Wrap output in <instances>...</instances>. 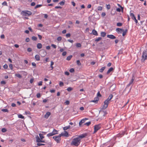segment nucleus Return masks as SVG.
<instances>
[{
  "instance_id": "obj_1",
  "label": "nucleus",
  "mask_w": 147,
  "mask_h": 147,
  "mask_svg": "<svg viewBox=\"0 0 147 147\" xmlns=\"http://www.w3.org/2000/svg\"><path fill=\"white\" fill-rule=\"evenodd\" d=\"M81 142L80 139L78 137L74 138L71 143V145L76 146H78L80 144Z\"/></svg>"
},
{
  "instance_id": "obj_2",
  "label": "nucleus",
  "mask_w": 147,
  "mask_h": 147,
  "mask_svg": "<svg viewBox=\"0 0 147 147\" xmlns=\"http://www.w3.org/2000/svg\"><path fill=\"white\" fill-rule=\"evenodd\" d=\"M147 58V51H144L142 55V57L141 61L142 62H144L146 59Z\"/></svg>"
},
{
  "instance_id": "obj_3",
  "label": "nucleus",
  "mask_w": 147,
  "mask_h": 147,
  "mask_svg": "<svg viewBox=\"0 0 147 147\" xmlns=\"http://www.w3.org/2000/svg\"><path fill=\"white\" fill-rule=\"evenodd\" d=\"M61 135L60 134L58 136H54L53 137V138L54 140L57 142V143H60L61 140Z\"/></svg>"
},
{
  "instance_id": "obj_4",
  "label": "nucleus",
  "mask_w": 147,
  "mask_h": 147,
  "mask_svg": "<svg viewBox=\"0 0 147 147\" xmlns=\"http://www.w3.org/2000/svg\"><path fill=\"white\" fill-rule=\"evenodd\" d=\"M109 102H108V101L105 100L104 102V104L103 105L102 108H101V111L106 109L108 105Z\"/></svg>"
},
{
  "instance_id": "obj_5",
  "label": "nucleus",
  "mask_w": 147,
  "mask_h": 147,
  "mask_svg": "<svg viewBox=\"0 0 147 147\" xmlns=\"http://www.w3.org/2000/svg\"><path fill=\"white\" fill-rule=\"evenodd\" d=\"M101 127V124H99L97 125H95L94 126V131L93 133H96L97 131L100 129Z\"/></svg>"
},
{
  "instance_id": "obj_6",
  "label": "nucleus",
  "mask_w": 147,
  "mask_h": 147,
  "mask_svg": "<svg viewBox=\"0 0 147 147\" xmlns=\"http://www.w3.org/2000/svg\"><path fill=\"white\" fill-rule=\"evenodd\" d=\"M22 13L24 16H29L32 14V13L30 11H22Z\"/></svg>"
},
{
  "instance_id": "obj_7",
  "label": "nucleus",
  "mask_w": 147,
  "mask_h": 147,
  "mask_svg": "<svg viewBox=\"0 0 147 147\" xmlns=\"http://www.w3.org/2000/svg\"><path fill=\"white\" fill-rule=\"evenodd\" d=\"M88 135V133H85L83 134H82L81 135H78L77 136V137L81 140L83 138H84L86 137V136H87Z\"/></svg>"
},
{
  "instance_id": "obj_8",
  "label": "nucleus",
  "mask_w": 147,
  "mask_h": 147,
  "mask_svg": "<svg viewBox=\"0 0 147 147\" xmlns=\"http://www.w3.org/2000/svg\"><path fill=\"white\" fill-rule=\"evenodd\" d=\"M61 136H65L66 137H68V132L66 131L62 132L61 134H60Z\"/></svg>"
},
{
  "instance_id": "obj_9",
  "label": "nucleus",
  "mask_w": 147,
  "mask_h": 147,
  "mask_svg": "<svg viewBox=\"0 0 147 147\" xmlns=\"http://www.w3.org/2000/svg\"><path fill=\"white\" fill-rule=\"evenodd\" d=\"M130 16L131 17V18L133 19V20H134L135 22L136 23H138V21L136 19L135 16H134V14L133 13H130Z\"/></svg>"
},
{
  "instance_id": "obj_10",
  "label": "nucleus",
  "mask_w": 147,
  "mask_h": 147,
  "mask_svg": "<svg viewBox=\"0 0 147 147\" xmlns=\"http://www.w3.org/2000/svg\"><path fill=\"white\" fill-rule=\"evenodd\" d=\"M116 87V85L115 84H113L110 87V90L111 92H113L115 90V88Z\"/></svg>"
},
{
  "instance_id": "obj_11",
  "label": "nucleus",
  "mask_w": 147,
  "mask_h": 147,
  "mask_svg": "<svg viewBox=\"0 0 147 147\" xmlns=\"http://www.w3.org/2000/svg\"><path fill=\"white\" fill-rule=\"evenodd\" d=\"M116 31L118 34L121 33L123 31V29L118 28L116 29Z\"/></svg>"
},
{
  "instance_id": "obj_12",
  "label": "nucleus",
  "mask_w": 147,
  "mask_h": 147,
  "mask_svg": "<svg viewBox=\"0 0 147 147\" xmlns=\"http://www.w3.org/2000/svg\"><path fill=\"white\" fill-rule=\"evenodd\" d=\"M88 119L86 118H85L84 119H82L79 123V126H80L83 123H84L85 121Z\"/></svg>"
},
{
  "instance_id": "obj_13",
  "label": "nucleus",
  "mask_w": 147,
  "mask_h": 147,
  "mask_svg": "<svg viewBox=\"0 0 147 147\" xmlns=\"http://www.w3.org/2000/svg\"><path fill=\"white\" fill-rule=\"evenodd\" d=\"M107 37L111 39H114L116 38L115 36L112 34L107 35Z\"/></svg>"
},
{
  "instance_id": "obj_14",
  "label": "nucleus",
  "mask_w": 147,
  "mask_h": 147,
  "mask_svg": "<svg viewBox=\"0 0 147 147\" xmlns=\"http://www.w3.org/2000/svg\"><path fill=\"white\" fill-rule=\"evenodd\" d=\"M51 113L49 112H48L45 115L44 117L45 118L47 119L49 117Z\"/></svg>"
},
{
  "instance_id": "obj_15",
  "label": "nucleus",
  "mask_w": 147,
  "mask_h": 147,
  "mask_svg": "<svg viewBox=\"0 0 147 147\" xmlns=\"http://www.w3.org/2000/svg\"><path fill=\"white\" fill-rule=\"evenodd\" d=\"M134 79L133 78H132L131 80L130 81V82H129V84L127 85L126 86V88H127L128 87L133 83V82L134 81Z\"/></svg>"
},
{
  "instance_id": "obj_16",
  "label": "nucleus",
  "mask_w": 147,
  "mask_h": 147,
  "mask_svg": "<svg viewBox=\"0 0 147 147\" xmlns=\"http://www.w3.org/2000/svg\"><path fill=\"white\" fill-rule=\"evenodd\" d=\"M92 34L94 35L95 36H98V33L94 29L92 30Z\"/></svg>"
},
{
  "instance_id": "obj_17",
  "label": "nucleus",
  "mask_w": 147,
  "mask_h": 147,
  "mask_svg": "<svg viewBox=\"0 0 147 147\" xmlns=\"http://www.w3.org/2000/svg\"><path fill=\"white\" fill-rule=\"evenodd\" d=\"M36 142H41V139L39 138L38 136H37L36 137Z\"/></svg>"
},
{
  "instance_id": "obj_18",
  "label": "nucleus",
  "mask_w": 147,
  "mask_h": 147,
  "mask_svg": "<svg viewBox=\"0 0 147 147\" xmlns=\"http://www.w3.org/2000/svg\"><path fill=\"white\" fill-rule=\"evenodd\" d=\"M35 58L37 61H39L40 60V57L38 55H36L35 56Z\"/></svg>"
},
{
  "instance_id": "obj_19",
  "label": "nucleus",
  "mask_w": 147,
  "mask_h": 147,
  "mask_svg": "<svg viewBox=\"0 0 147 147\" xmlns=\"http://www.w3.org/2000/svg\"><path fill=\"white\" fill-rule=\"evenodd\" d=\"M37 47L38 49H40L42 47V45L40 43H38L37 45Z\"/></svg>"
},
{
  "instance_id": "obj_20",
  "label": "nucleus",
  "mask_w": 147,
  "mask_h": 147,
  "mask_svg": "<svg viewBox=\"0 0 147 147\" xmlns=\"http://www.w3.org/2000/svg\"><path fill=\"white\" fill-rule=\"evenodd\" d=\"M113 70V68L111 67L109 69L107 72V74H108L110 73Z\"/></svg>"
},
{
  "instance_id": "obj_21",
  "label": "nucleus",
  "mask_w": 147,
  "mask_h": 147,
  "mask_svg": "<svg viewBox=\"0 0 147 147\" xmlns=\"http://www.w3.org/2000/svg\"><path fill=\"white\" fill-rule=\"evenodd\" d=\"M101 36L103 37H104L106 35V33L105 32H102L101 33Z\"/></svg>"
},
{
  "instance_id": "obj_22",
  "label": "nucleus",
  "mask_w": 147,
  "mask_h": 147,
  "mask_svg": "<svg viewBox=\"0 0 147 147\" xmlns=\"http://www.w3.org/2000/svg\"><path fill=\"white\" fill-rule=\"evenodd\" d=\"M70 126L69 125L68 126H65V127H64L63 128V129L65 131V130H66L67 129H70Z\"/></svg>"
},
{
  "instance_id": "obj_23",
  "label": "nucleus",
  "mask_w": 147,
  "mask_h": 147,
  "mask_svg": "<svg viewBox=\"0 0 147 147\" xmlns=\"http://www.w3.org/2000/svg\"><path fill=\"white\" fill-rule=\"evenodd\" d=\"M58 131L56 130V129H54L52 131L53 133L54 134V135L58 134V133L57 132Z\"/></svg>"
},
{
  "instance_id": "obj_24",
  "label": "nucleus",
  "mask_w": 147,
  "mask_h": 147,
  "mask_svg": "<svg viewBox=\"0 0 147 147\" xmlns=\"http://www.w3.org/2000/svg\"><path fill=\"white\" fill-rule=\"evenodd\" d=\"M72 57V55H70L69 56H68L67 57L66 59L67 61H69L70 60Z\"/></svg>"
},
{
  "instance_id": "obj_25",
  "label": "nucleus",
  "mask_w": 147,
  "mask_h": 147,
  "mask_svg": "<svg viewBox=\"0 0 147 147\" xmlns=\"http://www.w3.org/2000/svg\"><path fill=\"white\" fill-rule=\"evenodd\" d=\"M15 76L19 78H22V76L19 74H15Z\"/></svg>"
},
{
  "instance_id": "obj_26",
  "label": "nucleus",
  "mask_w": 147,
  "mask_h": 147,
  "mask_svg": "<svg viewBox=\"0 0 147 147\" xmlns=\"http://www.w3.org/2000/svg\"><path fill=\"white\" fill-rule=\"evenodd\" d=\"M65 2V0H63L60 2L59 4L61 6H63L64 5V4Z\"/></svg>"
},
{
  "instance_id": "obj_27",
  "label": "nucleus",
  "mask_w": 147,
  "mask_h": 147,
  "mask_svg": "<svg viewBox=\"0 0 147 147\" xmlns=\"http://www.w3.org/2000/svg\"><path fill=\"white\" fill-rule=\"evenodd\" d=\"M127 32V29L125 30L124 31L123 30V34H122V35L123 36H124L125 34Z\"/></svg>"
},
{
  "instance_id": "obj_28",
  "label": "nucleus",
  "mask_w": 147,
  "mask_h": 147,
  "mask_svg": "<svg viewBox=\"0 0 147 147\" xmlns=\"http://www.w3.org/2000/svg\"><path fill=\"white\" fill-rule=\"evenodd\" d=\"M54 135V134L52 132H51V133H49L48 134H47V137H49L50 136H53V135Z\"/></svg>"
},
{
  "instance_id": "obj_29",
  "label": "nucleus",
  "mask_w": 147,
  "mask_h": 147,
  "mask_svg": "<svg viewBox=\"0 0 147 147\" xmlns=\"http://www.w3.org/2000/svg\"><path fill=\"white\" fill-rule=\"evenodd\" d=\"M105 67H102L101 69H100L99 70V71L100 72H102L104 69H105Z\"/></svg>"
},
{
  "instance_id": "obj_30",
  "label": "nucleus",
  "mask_w": 147,
  "mask_h": 147,
  "mask_svg": "<svg viewBox=\"0 0 147 147\" xmlns=\"http://www.w3.org/2000/svg\"><path fill=\"white\" fill-rule=\"evenodd\" d=\"M76 46L77 47H81V45L80 43H77L76 44Z\"/></svg>"
},
{
  "instance_id": "obj_31",
  "label": "nucleus",
  "mask_w": 147,
  "mask_h": 147,
  "mask_svg": "<svg viewBox=\"0 0 147 147\" xmlns=\"http://www.w3.org/2000/svg\"><path fill=\"white\" fill-rule=\"evenodd\" d=\"M39 135L40 137V138L42 140L43 138H44V137L43 136V135L42 134H39Z\"/></svg>"
},
{
  "instance_id": "obj_32",
  "label": "nucleus",
  "mask_w": 147,
  "mask_h": 147,
  "mask_svg": "<svg viewBox=\"0 0 147 147\" xmlns=\"http://www.w3.org/2000/svg\"><path fill=\"white\" fill-rule=\"evenodd\" d=\"M102 39V38L100 37H99L97 38L95 40V41L96 42H98L99 40H101Z\"/></svg>"
},
{
  "instance_id": "obj_33",
  "label": "nucleus",
  "mask_w": 147,
  "mask_h": 147,
  "mask_svg": "<svg viewBox=\"0 0 147 147\" xmlns=\"http://www.w3.org/2000/svg\"><path fill=\"white\" fill-rule=\"evenodd\" d=\"M18 117L21 119H24V117L21 114L18 115Z\"/></svg>"
},
{
  "instance_id": "obj_34",
  "label": "nucleus",
  "mask_w": 147,
  "mask_h": 147,
  "mask_svg": "<svg viewBox=\"0 0 147 147\" xmlns=\"http://www.w3.org/2000/svg\"><path fill=\"white\" fill-rule=\"evenodd\" d=\"M76 63L77 65H81V63H80L79 60H78L77 61Z\"/></svg>"
},
{
  "instance_id": "obj_35",
  "label": "nucleus",
  "mask_w": 147,
  "mask_h": 147,
  "mask_svg": "<svg viewBox=\"0 0 147 147\" xmlns=\"http://www.w3.org/2000/svg\"><path fill=\"white\" fill-rule=\"evenodd\" d=\"M32 39L33 40H37V38L35 36H33L32 37Z\"/></svg>"
},
{
  "instance_id": "obj_36",
  "label": "nucleus",
  "mask_w": 147,
  "mask_h": 147,
  "mask_svg": "<svg viewBox=\"0 0 147 147\" xmlns=\"http://www.w3.org/2000/svg\"><path fill=\"white\" fill-rule=\"evenodd\" d=\"M42 6V5H37L34 7L35 9H36Z\"/></svg>"
},
{
  "instance_id": "obj_37",
  "label": "nucleus",
  "mask_w": 147,
  "mask_h": 147,
  "mask_svg": "<svg viewBox=\"0 0 147 147\" xmlns=\"http://www.w3.org/2000/svg\"><path fill=\"white\" fill-rule=\"evenodd\" d=\"M122 24L120 22L117 23V25L118 26H122Z\"/></svg>"
},
{
  "instance_id": "obj_38",
  "label": "nucleus",
  "mask_w": 147,
  "mask_h": 147,
  "mask_svg": "<svg viewBox=\"0 0 147 147\" xmlns=\"http://www.w3.org/2000/svg\"><path fill=\"white\" fill-rule=\"evenodd\" d=\"M59 85L60 86L62 87L64 85V84L63 82H60L59 83Z\"/></svg>"
},
{
  "instance_id": "obj_39",
  "label": "nucleus",
  "mask_w": 147,
  "mask_h": 147,
  "mask_svg": "<svg viewBox=\"0 0 147 147\" xmlns=\"http://www.w3.org/2000/svg\"><path fill=\"white\" fill-rule=\"evenodd\" d=\"M54 64V62L51 61V67L52 68L51 69H53V65Z\"/></svg>"
},
{
  "instance_id": "obj_40",
  "label": "nucleus",
  "mask_w": 147,
  "mask_h": 147,
  "mask_svg": "<svg viewBox=\"0 0 147 147\" xmlns=\"http://www.w3.org/2000/svg\"><path fill=\"white\" fill-rule=\"evenodd\" d=\"M113 97V95L112 94H111L109 95V96L108 98L111 100L112 98Z\"/></svg>"
},
{
  "instance_id": "obj_41",
  "label": "nucleus",
  "mask_w": 147,
  "mask_h": 147,
  "mask_svg": "<svg viewBox=\"0 0 147 147\" xmlns=\"http://www.w3.org/2000/svg\"><path fill=\"white\" fill-rule=\"evenodd\" d=\"M91 124V122L90 121L84 124V125H87V126H89Z\"/></svg>"
},
{
  "instance_id": "obj_42",
  "label": "nucleus",
  "mask_w": 147,
  "mask_h": 147,
  "mask_svg": "<svg viewBox=\"0 0 147 147\" xmlns=\"http://www.w3.org/2000/svg\"><path fill=\"white\" fill-rule=\"evenodd\" d=\"M1 111L3 112H8V110L7 109H3L1 110Z\"/></svg>"
},
{
  "instance_id": "obj_43",
  "label": "nucleus",
  "mask_w": 147,
  "mask_h": 147,
  "mask_svg": "<svg viewBox=\"0 0 147 147\" xmlns=\"http://www.w3.org/2000/svg\"><path fill=\"white\" fill-rule=\"evenodd\" d=\"M1 131L3 132H5L7 131V129L5 128H3L2 129Z\"/></svg>"
},
{
  "instance_id": "obj_44",
  "label": "nucleus",
  "mask_w": 147,
  "mask_h": 147,
  "mask_svg": "<svg viewBox=\"0 0 147 147\" xmlns=\"http://www.w3.org/2000/svg\"><path fill=\"white\" fill-rule=\"evenodd\" d=\"M37 145L38 146H44L45 145V144H42L37 143Z\"/></svg>"
},
{
  "instance_id": "obj_45",
  "label": "nucleus",
  "mask_w": 147,
  "mask_h": 147,
  "mask_svg": "<svg viewBox=\"0 0 147 147\" xmlns=\"http://www.w3.org/2000/svg\"><path fill=\"white\" fill-rule=\"evenodd\" d=\"M106 5H107L106 7H107V9H110L111 6H110V5H109V4Z\"/></svg>"
},
{
  "instance_id": "obj_46",
  "label": "nucleus",
  "mask_w": 147,
  "mask_h": 147,
  "mask_svg": "<svg viewBox=\"0 0 147 147\" xmlns=\"http://www.w3.org/2000/svg\"><path fill=\"white\" fill-rule=\"evenodd\" d=\"M69 71L71 73L74 72V68H71L69 70Z\"/></svg>"
},
{
  "instance_id": "obj_47",
  "label": "nucleus",
  "mask_w": 147,
  "mask_h": 147,
  "mask_svg": "<svg viewBox=\"0 0 147 147\" xmlns=\"http://www.w3.org/2000/svg\"><path fill=\"white\" fill-rule=\"evenodd\" d=\"M72 90V88L70 87H68L67 89V90L68 91H71Z\"/></svg>"
},
{
  "instance_id": "obj_48",
  "label": "nucleus",
  "mask_w": 147,
  "mask_h": 147,
  "mask_svg": "<svg viewBox=\"0 0 147 147\" xmlns=\"http://www.w3.org/2000/svg\"><path fill=\"white\" fill-rule=\"evenodd\" d=\"M69 101L68 100H66L65 102V104L67 105H69Z\"/></svg>"
},
{
  "instance_id": "obj_49",
  "label": "nucleus",
  "mask_w": 147,
  "mask_h": 147,
  "mask_svg": "<svg viewBox=\"0 0 147 147\" xmlns=\"http://www.w3.org/2000/svg\"><path fill=\"white\" fill-rule=\"evenodd\" d=\"M62 39V38L61 37L59 36L57 38V40L58 41H61Z\"/></svg>"
},
{
  "instance_id": "obj_50",
  "label": "nucleus",
  "mask_w": 147,
  "mask_h": 147,
  "mask_svg": "<svg viewBox=\"0 0 147 147\" xmlns=\"http://www.w3.org/2000/svg\"><path fill=\"white\" fill-rule=\"evenodd\" d=\"M40 96H41L40 94V93H38L36 95V96L37 97V98H39L40 97Z\"/></svg>"
},
{
  "instance_id": "obj_51",
  "label": "nucleus",
  "mask_w": 147,
  "mask_h": 147,
  "mask_svg": "<svg viewBox=\"0 0 147 147\" xmlns=\"http://www.w3.org/2000/svg\"><path fill=\"white\" fill-rule=\"evenodd\" d=\"M94 100H95V101H96L97 102L99 100V98L98 97H96L94 98Z\"/></svg>"
},
{
  "instance_id": "obj_52",
  "label": "nucleus",
  "mask_w": 147,
  "mask_h": 147,
  "mask_svg": "<svg viewBox=\"0 0 147 147\" xmlns=\"http://www.w3.org/2000/svg\"><path fill=\"white\" fill-rule=\"evenodd\" d=\"M102 9V7L101 6H99L98 7V10L99 11L101 10Z\"/></svg>"
},
{
  "instance_id": "obj_53",
  "label": "nucleus",
  "mask_w": 147,
  "mask_h": 147,
  "mask_svg": "<svg viewBox=\"0 0 147 147\" xmlns=\"http://www.w3.org/2000/svg\"><path fill=\"white\" fill-rule=\"evenodd\" d=\"M3 5H7V3L6 1H4L2 3Z\"/></svg>"
},
{
  "instance_id": "obj_54",
  "label": "nucleus",
  "mask_w": 147,
  "mask_h": 147,
  "mask_svg": "<svg viewBox=\"0 0 147 147\" xmlns=\"http://www.w3.org/2000/svg\"><path fill=\"white\" fill-rule=\"evenodd\" d=\"M101 94H100L99 92H98L97 93V96L98 97H101Z\"/></svg>"
},
{
  "instance_id": "obj_55",
  "label": "nucleus",
  "mask_w": 147,
  "mask_h": 147,
  "mask_svg": "<svg viewBox=\"0 0 147 147\" xmlns=\"http://www.w3.org/2000/svg\"><path fill=\"white\" fill-rule=\"evenodd\" d=\"M42 85V82L40 81L38 83V85L39 86H41Z\"/></svg>"
},
{
  "instance_id": "obj_56",
  "label": "nucleus",
  "mask_w": 147,
  "mask_h": 147,
  "mask_svg": "<svg viewBox=\"0 0 147 147\" xmlns=\"http://www.w3.org/2000/svg\"><path fill=\"white\" fill-rule=\"evenodd\" d=\"M3 67L5 69H7L8 67V66L7 64H5L4 65Z\"/></svg>"
},
{
  "instance_id": "obj_57",
  "label": "nucleus",
  "mask_w": 147,
  "mask_h": 147,
  "mask_svg": "<svg viewBox=\"0 0 147 147\" xmlns=\"http://www.w3.org/2000/svg\"><path fill=\"white\" fill-rule=\"evenodd\" d=\"M51 46L53 47L54 49H56L57 47V46L55 45L54 44H52Z\"/></svg>"
},
{
  "instance_id": "obj_58",
  "label": "nucleus",
  "mask_w": 147,
  "mask_h": 147,
  "mask_svg": "<svg viewBox=\"0 0 147 147\" xmlns=\"http://www.w3.org/2000/svg\"><path fill=\"white\" fill-rule=\"evenodd\" d=\"M66 54H67L66 52L64 51L63 53L62 54V55L63 56H65L66 55Z\"/></svg>"
},
{
  "instance_id": "obj_59",
  "label": "nucleus",
  "mask_w": 147,
  "mask_h": 147,
  "mask_svg": "<svg viewBox=\"0 0 147 147\" xmlns=\"http://www.w3.org/2000/svg\"><path fill=\"white\" fill-rule=\"evenodd\" d=\"M32 66H34L35 67H36V64L34 62H32Z\"/></svg>"
},
{
  "instance_id": "obj_60",
  "label": "nucleus",
  "mask_w": 147,
  "mask_h": 147,
  "mask_svg": "<svg viewBox=\"0 0 147 147\" xmlns=\"http://www.w3.org/2000/svg\"><path fill=\"white\" fill-rule=\"evenodd\" d=\"M27 51L29 52H30L32 51V49L30 48H28L27 49Z\"/></svg>"
},
{
  "instance_id": "obj_61",
  "label": "nucleus",
  "mask_w": 147,
  "mask_h": 147,
  "mask_svg": "<svg viewBox=\"0 0 147 147\" xmlns=\"http://www.w3.org/2000/svg\"><path fill=\"white\" fill-rule=\"evenodd\" d=\"M12 65L11 64H10L9 65V67L10 68V69H12Z\"/></svg>"
},
{
  "instance_id": "obj_62",
  "label": "nucleus",
  "mask_w": 147,
  "mask_h": 147,
  "mask_svg": "<svg viewBox=\"0 0 147 147\" xmlns=\"http://www.w3.org/2000/svg\"><path fill=\"white\" fill-rule=\"evenodd\" d=\"M1 84H6V82L5 81H2L1 82Z\"/></svg>"
},
{
  "instance_id": "obj_63",
  "label": "nucleus",
  "mask_w": 147,
  "mask_h": 147,
  "mask_svg": "<svg viewBox=\"0 0 147 147\" xmlns=\"http://www.w3.org/2000/svg\"><path fill=\"white\" fill-rule=\"evenodd\" d=\"M66 36L67 38H68L70 36V34L69 33H68L66 35Z\"/></svg>"
},
{
  "instance_id": "obj_64",
  "label": "nucleus",
  "mask_w": 147,
  "mask_h": 147,
  "mask_svg": "<svg viewBox=\"0 0 147 147\" xmlns=\"http://www.w3.org/2000/svg\"><path fill=\"white\" fill-rule=\"evenodd\" d=\"M35 5V3L34 2L32 3L31 4V5L32 6H34Z\"/></svg>"
}]
</instances>
